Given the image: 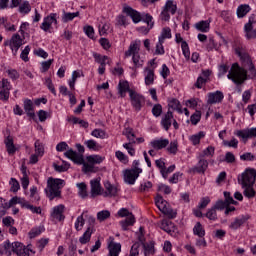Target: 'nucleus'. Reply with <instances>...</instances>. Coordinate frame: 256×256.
Returning <instances> with one entry per match:
<instances>
[{
    "label": "nucleus",
    "instance_id": "1",
    "mask_svg": "<svg viewBox=\"0 0 256 256\" xmlns=\"http://www.w3.org/2000/svg\"><path fill=\"white\" fill-rule=\"evenodd\" d=\"M235 53L239 56L242 66H239V63L232 64L228 71L227 78L234 82L235 85L239 86L243 85L248 79H255L256 69L251 56H249V53H247L245 49L236 47Z\"/></svg>",
    "mask_w": 256,
    "mask_h": 256
},
{
    "label": "nucleus",
    "instance_id": "2",
    "mask_svg": "<svg viewBox=\"0 0 256 256\" xmlns=\"http://www.w3.org/2000/svg\"><path fill=\"white\" fill-rule=\"evenodd\" d=\"M65 185V180L50 177L47 180V188L45 193L50 201L53 199H61V189Z\"/></svg>",
    "mask_w": 256,
    "mask_h": 256
},
{
    "label": "nucleus",
    "instance_id": "3",
    "mask_svg": "<svg viewBox=\"0 0 256 256\" xmlns=\"http://www.w3.org/2000/svg\"><path fill=\"white\" fill-rule=\"evenodd\" d=\"M64 155L65 157H67V159H70V161H73V163H75L76 165H83L82 171L84 173H97L98 169L95 167V165L91 163H86L83 155L77 153V151L69 149L64 153Z\"/></svg>",
    "mask_w": 256,
    "mask_h": 256
},
{
    "label": "nucleus",
    "instance_id": "4",
    "mask_svg": "<svg viewBox=\"0 0 256 256\" xmlns=\"http://www.w3.org/2000/svg\"><path fill=\"white\" fill-rule=\"evenodd\" d=\"M156 206L158 207L159 211L163 213L164 215H167L168 219H175L177 217V211L173 210V208L169 207V203L165 199H163V196L158 195L155 198Z\"/></svg>",
    "mask_w": 256,
    "mask_h": 256
},
{
    "label": "nucleus",
    "instance_id": "5",
    "mask_svg": "<svg viewBox=\"0 0 256 256\" xmlns=\"http://www.w3.org/2000/svg\"><path fill=\"white\" fill-rule=\"evenodd\" d=\"M175 15L177 13V4L173 0H167L164 7L162 8V11L160 13V20L161 21H170L171 15Z\"/></svg>",
    "mask_w": 256,
    "mask_h": 256
},
{
    "label": "nucleus",
    "instance_id": "6",
    "mask_svg": "<svg viewBox=\"0 0 256 256\" xmlns=\"http://www.w3.org/2000/svg\"><path fill=\"white\" fill-rule=\"evenodd\" d=\"M255 180H256L255 168H248L242 173L241 178H238V183L242 187H245L247 185H255Z\"/></svg>",
    "mask_w": 256,
    "mask_h": 256
},
{
    "label": "nucleus",
    "instance_id": "7",
    "mask_svg": "<svg viewBox=\"0 0 256 256\" xmlns=\"http://www.w3.org/2000/svg\"><path fill=\"white\" fill-rule=\"evenodd\" d=\"M129 97L134 111H141L143 105H145V96L137 93V91H130Z\"/></svg>",
    "mask_w": 256,
    "mask_h": 256
},
{
    "label": "nucleus",
    "instance_id": "8",
    "mask_svg": "<svg viewBox=\"0 0 256 256\" xmlns=\"http://www.w3.org/2000/svg\"><path fill=\"white\" fill-rule=\"evenodd\" d=\"M12 253L17 256H30V253L35 255V251L33 249L29 248V246H25L21 242H13Z\"/></svg>",
    "mask_w": 256,
    "mask_h": 256
},
{
    "label": "nucleus",
    "instance_id": "9",
    "mask_svg": "<svg viewBox=\"0 0 256 256\" xmlns=\"http://www.w3.org/2000/svg\"><path fill=\"white\" fill-rule=\"evenodd\" d=\"M255 23H256V15L252 14L249 17L248 23H246L244 26L246 39H256V30H253V25H255Z\"/></svg>",
    "mask_w": 256,
    "mask_h": 256
},
{
    "label": "nucleus",
    "instance_id": "10",
    "mask_svg": "<svg viewBox=\"0 0 256 256\" xmlns=\"http://www.w3.org/2000/svg\"><path fill=\"white\" fill-rule=\"evenodd\" d=\"M11 91V82L8 79L3 78L0 82V100L9 101V95Z\"/></svg>",
    "mask_w": 256,
    "mask_h": 256
},
{
    "label": "nucleus",
    "instance_id": "11",
    "mask_svg": "<svg viewBox=\"0 0 256 256\" xmlns=\"http://www.w3.org/2000/svg\"><path fill=\"white\" fill-rule=\"evenodd\" d=\"M124 182L128 185H135L137 179H139V175H141V170L135 171L131 169H126L123 171Z\"/></svg>",
    "mask_w": 256,
    "mask_h": 256
},
{
    "label": "nucleus",
    "instance_id": "12",
    "mask_svg": "<svg viewBox=\"0 0 256 256\" xmlns=\"http://www.w3.org/2000/svg\"><path fill=\"white\" fill-rule=\"evenodd\" d=\"M122 11L132 19L133 23H141V21H143V17L141 16V13L131 8V6L124 5Z\"/></svg>",
    "mask_w": 256,
    "mask_h": 256
},
{
    "label": "nucleus",
    "instance_id": "13",
    "mask_svg": "<svg viewBox=\"0 0 256 256\" xmlns=\"http://www.w3.org/2000/svg\"><path fill=\"white\" fill-rule=\"evenodd\" d=\"M209 167V162L205 158L198 156V163L190 169V173H202L204 175Z\"/></svg>",
    "mask_w": 256,
    "mask_h": 256
},
{
    "label": "nucleus",
    "instance_id": "14",
    "mask_svg": "<svg viewBox=\"0 0 256 256\" xmlns=\"http://www.w3.org/2000/svg\"><path fill=\"white\" fill-rule=\"evenodd\" d=\"M22 45L23 39L21 38V35L14 34L10 39V49L13 55H17V51H19Z\"/></svg>",
    "mask_w": 256,
    "mask_h": 256
},
{
    "label": "nucleus",
    "instance_id": "15",
    "mask_svg": "<svg viewBox=\"0 0 256 256\" xmlns=\"http://www.w3.org/2000/svg\"><path fill=\"white\" fill-rule=\"evenodd\" d=\"M131 91H135L129 87V82L127 80H120L118 84V93L120 97L123 99L127 97V93L129 96L131 95Z\"/></svg>",
    "mask_w": 256,
    "mask_h": 256
},
{
    "label": "nucleus",
    "instance_id": "16",
    "mask_svg": "<svg viewBox=\"0 0 256 256\" xmlns=\"http://www.w3.org/2000/svg\"><path fill=\"white\" fill-rule=\"evenodd\" d=\"M144 23H147L148 27H145V26H142V27H139L138 28V31L140 33H144V35H147V33H149V31H151V29H153L154 25H155V22H153V16H151V14L149 13H146L144 14Z\"/></svg>",
    "mask_w": 256,
    "mask_h": 256
},
{
    "label": "nucleus",
    "instance_id": "17",
    "mask_svg": "<svg viewBox=\"0 0 256 256\" xmlns=\"http://www.w3.org/2000/svg\"><path fill=\"white\" fill-rule=\"evenodd\" d=\"M225 99V95H223V92L217 90L216 92H211L208 94V105H215V103H221Z\"/></svg>",
    "mask_w": 256,
    "mask_h": 256
},
{
    "label": "nucleus",
    "instance_id": "18",
    "mask_svg": "<svg viewBox=\"0 0 256 256\" xmlns=\"http://www.w3.org/2000/svg\"><path fill=\"white\" fill-rule=\"evenodd\" d=\"M23 107L27 117H30V119H33L35 121L36 116H35V108L33 106V100L24 99Z\"/></svg>",
    "mask_w": 256,
    "mask_h": 256
},
{
    "label": "nucleus",
    "instance_id": "19",
    "mask_svg": "<svg viewBox=\"0 0 256 256\" xmlns=\"http://www.w3.org/2000/svg\"><path fill=\"white\" fill-rule=\"evenodd\" d=\"M63 213H65V205L59 204L53 208L51 217H53V219H57V221H64L65 215H63Z\"/></svg>",
    "mask_w": 256,
    "mask_h": 256
},
{
    "label": "nucleus",
    "instance_id": "20",
    "mask_svg": "<svg viewBox=\"0 0 256 256\" xmlns=\"http://www.w3.org/2000/svg\"><path fill=\"white\" fill-rule=\"evenodd\" d=\"M104 187L106 191L103 193V197H117V193H119V188H117V186L107 181L104 183Z\"/></svg>",
    "mask_w": 256,
    "mask_h": 256
},
{
    "label": "nucleus",
    "instance_id": "21",
    "mask_svg": "<svg viewBox=\"0 0 256 256\" xmlns=\"http://www.w3.org/2000/svg\"><path fill=\"white\" fill-rule=\"evenodd\" d=\"M160 123L165 131H169L173 124V112L168 111L167 114L163 115Z\"/></svg>",
    "mask_w": 256,
    "mask_h": 256
},
{
    "label": "nucleus",
    "instance_id": "22",
    "mask_svg": "<svg viewBox=\"0 0 256 256\" xmlns=\"http://www.w3.org/2000/svg\"><path fill=\"white\" fill-rule=\"evenodd\" d=\"M237 137H241L244 141L256 137V128H248L237 132Z\"/></svg>",
    "mask_w": 256,
    "mask_h": 256
},
{
    "label": "nucleus",
    "instance_id": "23",
    "mask_svg": "<svg viewBox=\"0 0 256 256\" xmlns=\"http://www.w3.org/2000/svg\"><path fill=\"white\" fill-rule=\"evenodd\" d=\"M249 221V215H242L238 218H235L234 221L230 224V229L237 231L242 225H245Z\"/></svg>",
    "mask_w": 256,
    "mask_h": 256
},
{
    "label": "nucleus",
    "instance_id": "24",
    "mask_svg": "<svg viewBox=\"0 0 256 256\" xmlns=\"http://www.w3.org/2000/svg\"><path fill=\"white\" fill-rule=\"evenodd\" d=\"M90 185L92 198L97 197V195H101V181L98 178L91 180Z\"/></svg>",
    "mask_w": 256,
    "mask_h": 256
},
{
    "label": "nucleus",
    "instance_id": "25",
    "mask_svg": "<svg viewBox=\"0 0 256 256\" xmlns=\"http://www.w3.org/2000/svg\"><path fill=\"white\" fill-rule=\"evenodd\" d=\"M141 47V41H134L130 44L128 50L125 52V57H131L139 54V49Z\"/></svg>",
    "mask_w": 256,
    "mask_h": 256
},
{
    "label": "nucleus",
    "instance_id": "26",
    "mask_svg": "<svg viewBox=\"0 0 256 256\" xmlns=\"http://www.w3.org/2000/svg\"><path fill=\"white\" fill-rule=\"evenodd\" d=\"M4 143H5L6 151L8 155H15V153H17V147H15L13 137L8 136L7 138H5Z\"/></svg>",
    "mask_w": 256,
    "mask_h": 256
},
{
    "label": "nucleus",
    "instance_id": "27",
    "mask_svg": "<svg viewBox=\"0 0 256 256\" xmlns=\"http://www.w3.org/2000/svg\"><path fill=\"white\" fill-rule=\"evenodd\" d=\"M150 145L153 149H156L157 151H160L161 149H165L169 145V139H159V140H153L150 142Z\"/></svg>",
    "mask_w": 256,
    "mask_h": 256
},
{
    "label": "nucleus",
    "instance_id": "28",
    "mask_svg": "<svg viewBox=\"0 0 256 256\" xmlns=\"http://www.w3.org/2000/svg\"><path fill=\"white\" fill-rule=\"evenodd\" d=\"M26 201L27 200H25L24 198L15 196L10 199L9 202H6V209H11V207L15 205H21V207H24Z\"/></svg>",
    "mask_w": 256,
    "mask_h": 256
},
{
    "label": "nucleus",
    "instance_id": "29",
    "mask_svg": "<svg viewBox=\"0 0 256 256\" xmlns=\"http://www.w3.org/2000/svg\"><path fill=\"white\" fill-rule=\"evenodd\" d=\"M249 11H251V6H249V4H241L237 8V17L239 19H243V17H245Z\"/></svg>",
    "mask_w": 256,
    "mask_h": 256
},
{
    "label": "nucleus",
    "instance_id": "30",
    "mask_svg": "<svg viewBox=\"0 0 256 256\" xmlns=\"http://www.w3.org/2000/svg\"><path fill=\"white\" fill-rule=\"evenodd\" d=\"M120 225L123 231H127L128 227L135 225V216L131 214V216L127 217L125 220L120 221Z\"/></svg>",
    "mask_w": 256,
    "mask_h": 256
},
{
    "label": "nucleus",
    "instance_id": "31",
    "mask_svg": "<svg viewBox=\"0 0 256 256\" xmlns=\"http://www.w3.org/2000/svg\"><path fill=\"white\" fill-rule=\"evenodd\" d=\"M84 145L87 147V149H89L90 151H101L102 147L101 145H99V143H97V141L90 139V140H86L84 142Z\"/></svg>",
    "mask_w": 256,
    "mask_h": 256
},
{
    "label": "nucleus",
    "instance_id": "32",
    "mask_svg": "<svg viewBox=\"0 0 256 256\" xmlns=\"http://www.w3.org/2000/svg\"><path fill=\"white\" fill-rule=\"evenodd\" d=\"M91 235H93V230H91V227H88L84 234L79 238L81 245H87V243L91 241Z\"/></svg>",
    "mask_w": 256,
    "mask_h": 256
},
{
    "label": "nucleus",
    "instance_id": "33",
    "mask_svg": "<svg viewBox=\"0 0 256 256\" xmlns=\"http://www.w3.org/2000/svg\"><path fill=\"white\" fill-rule=\"evenodd\" d=\"M160 228L166 233L170 234V233H173V229H175V224H173L169 220H164L162 221Z\"/></svg>",
    "mask_w": 256,
    "mask_h": 256
},
{
    "label": "nucleus",
    "instance_id": "34",
    "mask_svg": "<svg viewBox=\"0 0 256 256\" xmlns=\"http://www.w3.org/2000/svg\"><path fill=\"white\" fill-rule=\"evenodd\" d=\"M77 187L79 189V192H78L79 197H81L82 199H87L89 195L87 193V184H85V182H81L77 184Z\"/></svg>",
    "mask_w": 256,
    "mask_h": 256
},
{
    "label": "nucleus",
    "instance_id": "35",
    "mask_svg": "<svg viewBox=\"0 0 256 256\" xmlns=\"http://www.w3.org/2000/svg\"><path fill=\"white\" fill-rule=\"evenodd\" d=\"M147 75L145 77V85H153L155 83V72L149 68H146Z\"/></svg>",
    "mask_w": 256,
    "mask_h": 256
},
{
    "label": "nucleus",
    "instance_id": "36",
    "mask_svg": "<svg viewBox=\"0 0 256 256\" xmlns=\"http://www.w3.org/2000/svg\"><path fill=\"white\" fill-rule=\"evenodd\" d=\"M75 17H79V11L77 12H64L62 15V21L63 23H69V21H73Z\"/></svg>",
    "mask_w": 256,
    "mask_h": 256
},
{
    "label": "nucleus",
    "instance_id": "37",
    "mask_svg": "<svg viewBox=\"0 0 256 256\" xmlns=\"http://www.w3.org/2000/svg\"><path fill=\"white\" fill-rule=\"evenodd\" d=\"M93 57L96 63L100 64V67H105V65H107V60L109 59V57L103 56L99 53H93Z\"/></svg>",
    "mask_w": 256,
    "mask_h": 256
},
{
    "label": "nucleus",
    "instance_id": "38",
    "mask_svg": "<svg viewBox=\"0 0 256 256\" xmlns=\"http://www.w3.org/2000/svg\"><path fill=\"white\" fill-rule=\"evenodd\" d=\"M194 235L197 237H205V228L201 225V222H197L193 228Z\"/></svg>",
    "mask_w": 256,
    "mask_h": 256
},
{
    "label": "nucleus",
    "instance_id": "39",
    "mask_svg": "<svg viewBox=\"0 0 256 256\" xmlns=\"http://www.w3.org/2000/svg\"><path fill=\"white\" fill-rule=\"evenodd\" d=\"M171 37V28L165 27L162 29L161 35L159 36L158 40L165 43V39H171Z\"/></svg>",
    "mask_w": 256,
    "mask_h": 256
},
{
    "label": "nucleus",
    "instance_id": "40",
    "mask_svg": "<svg viewBox=\"0 0 256 256\" xmlns=\"http://www.w3.org/2000/svg\"><path fill=\"white\" fill-rule=\"evenodd\" d=\"M122 135H125V137H127L130 143H135V133H133V128L131 127L125 128Z\"/></svg>",
    "mask_w": 256,
    "mask_h": 256
},
{
    "label": "nucleus",
    "instance_id": "41",
    "mask_svg": "<svg viewBox=\"0 0 256 256\" xmlns=\"http://www.w3.org/2000/svg\"><path fill=\"white\" fill-rule=\"evenodd\" d=\"M143 249H144V255L148 256V255H155V244L150 243H143Z\"/></svg>",
    "mask_w": 256,
    "mask_h": 256
},
{
    "label": "nucleus",
    "instance_id": "42",
    "mask_svg": "<svg viewBox=\"0 0 256 256\" xmlns=\"http://www.w3.org/2000/svg\"><path fill=\"white\" fill-rule=\"evenodd\" d=\"M86 159L88 163L92 165H100V163H103L104 158L99 155H90V156H87Z\"/></svg>",
    "mask_w": 256,
    "mask_h": 256
},
{
    "label": "nucleus",
    "instance_id": "43",
    "mask_svg": "<svg viewBox=\"0 0 256 256\" xmlns=\"http://www.w3.org/2000/svg\"><path fill=\"white\" fill-rule=\"evenodd\" d=\"M53 167L58 173H65V171H69V167H71V164H69V162L63 161V165H57L56 163H54Z\"/></svg>",
    "mask_w": 256,
    "mask_h": 256
},
{
    "label": "nucleus",
    "instance_id": "44",
    "mask_svg": "<svg viewBox=\"0 0 256 256\" xmlns=\"http://www.w3.org/2000/svg\"><path fill=\"white\" fill-rule=\"evenodd\" d=\"M242 189H244V195L248 199H253V197H255V189H253V185L242 186Z\"/></svg>",
    "mask_w": 256,
    "mask_h": 256
},
{
    "label": "nucleus",
    "instance_id": "45",
    "mask_svg": "<svg viewBox=\"0 0 256 256\" xmlns=\"http://www.w3.org/2000/svg\"><path fill=\"white\" fill-rule=\"evenodd\" d=\"M195 27L198 31H201L202 33H207V31H209V21H200L196 23Z\"/></svg>",
    "mask_w": 256,
    "mask_h": 256
},
{
    "label": "nucleus",
    "instance_id": "46",
    "mask_svg": "<svg viewBox=\"0 0 256 256\" xmlns=\"http://www.w3.org/2000/svg\"><path fill=\"white\" fill-rule=\"evenodd\" d=\"M181 49L185 59L189 61V59H191V51H189V44L187 43V41H182Z\"/></svg>",
    "mask_w": 256,
    "mask_h": 256
},
{
    "label": "nucleus",
    "instance_id": "47",
    "mask_svg": "<svg viewBox=\"0 0 256 256\" xmlns=\"http://www.w3.org/2000/svg\"><path fill=\"white\" fill-rule=\"evenodd\" d=\"M34 147L36 155H40V157H43L45 153V146H43V143H41V141L39 140H36Z\"/></svg>",
    "mask_w": 256,
    "mask_h": 256
},
{
    "label": "nucleus",
    "instance_id": "48",
    "mask_svg": "<svg viewBox=\"0 0 256 256\" xmlns=\"http://www.w3.org/2000/svg\"><path fill=\"white\" fill-rule=\"evenodd\" d=\"M205 137V132L200 131L195 135H192L190 140L192 141L193 145H199L201 143V139Z\"/></svg>",
    "mask_w": 256,
    "mask_h": 256
},
{
    "label": "nucleus",
    "instance_id": "49",
    "mask_svg": "<svg viewBox=\"0 0 256 256\" xmlns=\"http://www.w3.org/2000/svg\"><path fill=\"white\" fill-rule=\"evenodd\" d=\"M19 13H23L24 15L31 13V4H29V1H24L22 4H20Z\"/></svg>",
    "mask_w": 256,
    "mask_h": 256
},
{
    "label": "nucleus",
    "instance_id": "50",
    "mask_svg": "<svg viewBox=\"0 0 256 256\" xmlns=\"http://www.w3.org/2000/svg\"><path fill=\"white\" fill-rule=\"evenodd\" d=\"M168 105L171 109H174V111H178V113H183V110L181 109V102H179V100L172 99Z\"/></svg>",
    "mask_w": 256,
    "mask_h": 256
},
{
    "label": "nucleus",
    "instance_id": "51",
    "mask_svg": "<svg viewBox=\"0 0 256 256\" xmlns=\"http://www.w3.org/2000/svg\"><path fill=\"white\" fill-rule=\"evenodd\" d=\"M111 217V212L109 210H102L97 213V219L102 223V221H107Z\"/></svg>",
    "mask_w": 256,
    "mask_h": 256
},
{
    "label": "nucleus",
    "instance_id": "52",
    "mask_svg": "<svg viewBox=\"0 0 256 256\" xmlns=\"http://www.w3.org/2000/svg\"><path fill=\"white\" fill-rule=\"evenodd\" d=\"M213 155H215V147L208 146L201 154H199V157H213Z\"/></svg>",
    "mask_w": 256,
    "mask_h": 256
},
{
    "label": "nucleus",
    "instance_id": "53",
    "mask_svg": "<svg viewBox=\"0 0 256 256\" xmlns=\"http://www.w3.org/2000/svg\"><path fill=\"white\" fill-rule=\"evenodd\" d=\"M205 217L209 219L210 221H217V210L213 206L212 208L208 209V211L205 214Z\"/></svg>",
    "mask_w": 256,
    "mask_h": 256
},
{
    "label": "nucleus",
    "instance_id": "54",
    "mask_svg": "<svg viewBox=\"0 0 256 256\" xmlns=\"http://www.w3.org/2000/svg\"><path fill=\"white\" fill-rule=\"evenodd\" d=\"M83 215L85 213H82V215L78 216L75 222V229L76 231H81L83 229V226L85 225V218H83Z\"/></svg>",
    "mask_w": 256,
    "mask_h": 256
},
{
    "label": "nucleus",
    "instance_id": "55",
    "mask_svg": "<svg viewBox=\"0 0 256 256\" xmlns=\"http://www.w3.org/2000/svg\"><path fill=\"white\" fill-rule=\"evenodd\" d=\"M9 183L11 185V188H10L11 193H17V191L21 189V185L19 184V181H17V179L15 178H11Z\"/></svg>",
    "mask_w": 256,
    "mask_h": 256
},
{
    "label": "nucleus",
    "instance_id": "56",
    "mask_svg": "<svg viewBox=\"0 0 256 256\" xmlns=\"http://www.w3.org/2000/svg\"><path fill=\"white\" fill-rule=\"evenodd\" d=\"M79 77H81V72L74 71L72 73V79L69 81L70 89L75 90V83H76L77 79H79Z\"/></svg>",
    "mask_w": 256,
    "mask_h": 256
},
{
    "label": "nucleus",
    "instance_id": "57",
    "mask_svg": "<svg viewBox=\"0 0 256 256\" xmlns=\"http://www.w3.org/2000/svg\"><path fill=\"white\" fill-rule=\"evenodd\" d=\"M25 209H29V211H31L32 213H36L37 215H41V207H37V206H33L31 204H29V202L24 203V207Z\"/></svg>",
    "mask_w": 256,
    "mask_h": 256
},
{
    "label": "nucleus",
    "instance_id": "58",
    "mask_svg": "<svg viewBox=\"0 0 256 256\" xmlns=\"http://www.w3.org/2000/svg\"><path fill=\"white\" fill-rule=\"evenodd\" d=\"M163 114V106L161 104H155L152 108V115L154 117H161Z\"/></svg>",
    "mask_w": 256,
    "mask_h": 256
},
{
    "label": "nucleus",
    "instance_id": "59",
    "mask_svg": "<svg viewBox=\"0 0 256 256\" xmlns=\"http://www.w3.org/2000/svg\"><path fill=\"white\" fill-rule=\"evenodd\" d=\"M155 165H156V167H158V169H160L161 175L165 176L166 175L165 174V169H166V167H165V159L160 158V159L156 160L155 161Z\"/></svg>",
    "mask_w": 256,
    "mask_h": 256
},
{
    "label": "nucleus",
    "instance_id": "60",
    "mask_svg": "<svg viewBox=\"0 0 256 256\" xmlns=\"http://www.w3.org/2000/svg\"><path fill=\"white\" fill-rule=\"evenodd\" d=\"M217 211H223V209H227L229 204L225 202V200H218L213 206Z\"/></svg>",
    "mask_w": 256,
    "mask_h": 256
},
{
    "label": "nucleus",
    "instance_id": "61",
    "mask_svg": "<svg viewBox=\"0 0 256 256\" xmlns=\"http://www.w3.org/2000/svg\"><path fill=\"white\" fill-rule=\"evenodd\" d=\"M115 155L121 163H124V165H127L129 163V158L123 152L116 151Z\"/></svg>",
    "mask_w": 256,
    "mask_h": 256
},
{
    "label": "nucleus",
    "instance_id": "62",
    "mask_svg": "<svg viewBox=\"0 0 256 256\" xmlns=\"http://www.w3.org/2000/svg\"><path fill=\"white\" fill-rule=\"evenodd\" d=\"M44 22H46L50 27L55 23L57 25V14L52 13L50 16L44 18Z\"/></svg>",
    "mask_w": 256,
    "mask_h": 256
},
{
    "label": "nucleus",
    "instance_id": "63",
    "mask_svg": "<svg viewBox=\"0 0 256 256\" xmlns=\"http://www.w3.org/2000/svg\"><path fill=\"white\" fill-rule=\"evenodd\" d=\"M190 121L192 125H197L199 121H201V111H196L194 114L191 115Z\"/></svg>",
    "mask_w": 256,
    "mask_h": 256
},
{
    "label": "nucleus",
    "instance_id": "64",
    "mask_svg": "<svg viewBox=\"0 0 256 256\" xmlns=\"http://www.w3.org/2000/svg\"><path fill=\"white\" fill-rule=\"evenodd\" d=\"M141 247V243L136 242L132 245L129 256H139V248Z\"/></svg>",
    "mask_w": 256,
    "mask_h": 256
}]
</instances>
